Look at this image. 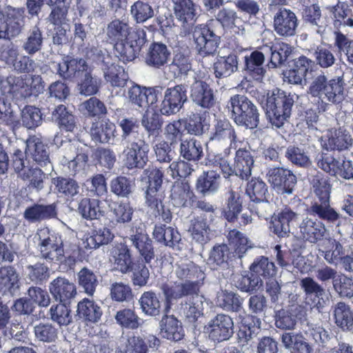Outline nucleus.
<instances>
[{"label": "nucleus", "instance_id": "54", "mask_svg": "<svg viewBox=\"0 0 353 353\" xmlns=\"http://www.w3.org/2000/svg\"><path fill=\"white\" fill-rule=\"evenodd\" d=\"M327 9L333 15L335 25L339 23L353 28V14L347 3L339 1L335 6Z\"/></svg>", "mask_w": 353, "mask_h": 353}, {"label": "nucleus", "instance_id": "6", "mask_svg": "<svg viewBox=\"0 0 353 353\" xmlns=\"http://www.w3.org/2000/svg\"><path fill=\"white\" fill-rule=\"evenodd\" d=\"M145 32L139 28L134 30L128 38L114 43L116 56L123 63L135 59L145 43Z\"/></svg>", "mask_w": 353, "mask_h": 353}, {"label": "nucleus", "instance_id": "46", "mask_svg": "<svg viewBox=\"0 0 353 353\" xmlns=\"http://www.w3.org/2000/svg\"><path fill=\"white\" fill-rule=\"evenodd\" d=\"M148 347L144 339L136 335L121 337L117 350L118 353H148Z\"/></svg>", "mask_w": 353, "mask_h": 353}, {"label": "nucleus", "instance_id": "52", "mask_svg": "<svg viewBox=\"0 0 353 353\" xmlns=\"http://www.w3.org/2000/svg\"><path fill=\"white\" fill-rule=\"evenodd\" d=\"M52 183L60 196L72 198L79 193L80 189L78 183L71 178L55 177L52 179Z\"/></svg>", "mask_w": 353, "mask_h": 353}, {"label": "nucleus", "instance_id": "19", "mask_svg": "<svg viewBox=\"0 0 353 353\" xmlns=\"http://www.w3.org/2000/svg\"><path fill=\"white\" fill-rule=\"evenodd\" d=\"M26 153L30 154L33 160L41 167H44L46 172L52 170V165L49 157L48 146L39 138L31 137L27 139Z\"/></svg>", "mask_w": 353, "mask_h": 353}, {"label": "nucleus", "instance_id": "1", "mask_svg": "<svg viewBox=\"0 0 353 353\" xmlns=\"http://www.w3.org/2000/svg\"><path fill=\"white\" fill-rule=\"evenodd\" d=\"M345 83L341 77L327 81L323 72L313 77L308 89V94L317 98L322 103L338 104L345 97Z\"/></svg>", "mask_w": 353, "mask_h": 353}, {"label": "nucleus", "instance_id": "16", "mask_svg": "<svg viewBox=\"0 0 353 353\" xmlns=\"http://www.w3.org/2000/svg\"><path fill=\"white\" fill-rule=\"evenodd\" d=\"M161 290L168 303L185 296L196 294L199 292L196 281L170 282L161 286Z\"/></svg>", "mask_w": 353, "mask_h": 353}, {"label": "nucleus", "instance_id": "42", "mask_svg": "<svg viewBox=\"0 0 353 353\" xmlns=\"http://www.w3.org/2000/svg\"><path fill=\"white\" fill-rule=\"evenodd\" d=\"M141 312L149 316L161 314V304L157 294L152 291L144 292L139 299Z\"/></svg>", "mask_w": 353, "mask_h": 353}, {"label": "nucleus", "instance_id": "53", "mask_svg": "<svg viewBox=\"0 0 353 353\" xmlns=\"http://www.w3.org/2000/svg\"><path fill=\"white\" fill-rule=\"evenodd\" d=\"M121 129V140L123 144L134 142L137 139H143V134L138 133L139 123L136 119L123 118L119 121Z\"/></svg>", "mask_w": 353, "mask_h": 353}, {"label": "nucleus", "instance_id": "3", "mask_svg": "<svg viewBox=\"0 0 353 353\" xmlns=\"http://www.w3.org/2000/svg\"><path fill=\"white\" fill-rule=\"evenodd\" d=\"M294 95L280 89H274L268 94L266 115L271 123L279 128L291 115Z\"/></svg>", "mask_w": 353, "mask_h": 353}, {"label": "nucleus", "instance_id": "20", "mask_svg": "<svg viewBox=\"0 0 353 353\" xmlns=\"http://www.w3.org/2000/svg\"><path fill=\"white\" fill-rule=\"evenodd\" d=\"M190 97L196 104L204 108H210L215 103L212 88L205 81L197 80L194 75L190 86Z\"/></svg>", "mask_w": 353, "mask_h": 353}, {"label": "nucleus", "instance_id": "31", "mask_svg": "<svg viewBox=\"0 0 353 353\" xmlns=\"http://www.w3.org/2000/svg\"><path fill=\"white\" fill-rule=\"evenodd\" d=\"M174 13L185 28L189 29L194 26L197 14L192 0H175Z\"/></svg>", "mask_w": 353, "mask_h": 353}, {"label": "nucleus", "instance_id": "32", "mask_svg": "<svg viewBox=\"0 0 353 353\" xmlns=\"http://www.w3.org/2000/svg\"><path fill=\"white\" fill-rule=\"evenodd\" d=\"M57 216L54 204H34L26 209L23 217L30 223L41 222L46 219L54 218Z\"/></svg>", "mask_w": 353, "mask_h": 353}, {"label": "nucleus", "instance_id": "9", "mask_svg": "<svg viewBox=\"0 0 353 353\" xmlns=\"http://www.w3.org/2000/svg\"><path fill=\"white\" fill-rule=\"evenodd\" d=\"M186 93L187 85L185 84H179L167 88L164 92L163 99L159 106L161 114L170 116L179 112L187 101Z\"/></svg>", "mask_w": 353, "mask_h": 353}, {"label": "nucleus", "instance_id": "29", "mask_svg": "<svg viewBox=\"0 0 353 353\" xmlns=\"http://www.w3.org/2000/svg\"><path fill=\"white\" fill-rule=\"evenodd\" d=\"M19 275L12 266L0 268V292L13 296L19 289Z\"/></svg>", "mask_w": 353, "mask_h": 353}, {"label": "nucleus", "instance_id": "49", "mask_svg": "<svg viewBox=\"0 0 353 353\" xmlns=\"http://www.w3.org/2000/svg\"><path fill=\"white\" fill-rule=\"evenodd\" d=\"M43 43V33L38 26L28 30L26 38L23 42L22 49L29 55H33L40 51Z\"/></svg>", "mask_w": 353, "mask_h": 353}, {"label": "nucleus", "instance_id": "26", "mask_svg": "<svg viewBox=\"0 0 353 353\" xmlns=\"http://www.w3.org/2000/svg\"><path fill=\"white\" fill-rule=\"evenodd\" d=\"M211 222L208 220L207 215H198L194 217L190 221L189 228L192 240L201 245L207 243L210 240Z\"/></svg>", "mask_w": 353, "mask_h": 353}, {"label": "nucleus", "instance_id": "12", "mask_svg": "<svg viewBox=\"0 0 353 353\" xmlns=\"http://www.w3.org/2000/svg\"><path fill=\"white\" fill-rule=\"evenodd\" d=\"M299 285L304 292L306 303L312 305L320 312L328 300L327 298V300L324 299L326 292L323 287L310 276L301 279Z\"/></svg>", "mask_w": 353, "mask_h": 353}, {"label": "nucleus", "instance_id": "61", "mask_svg": "<svg viewBox=\"0 0 353 353\" xmlns=\"http://www.w3.org/2000/svg\"><path fill=\"white\" fill-rule=\"evenodd\" d=\"M243 299L233 292L223 291L217 297V304L225 311L239 312L242 308Z\"/></svg>", "mask_w": 353, "mask_h": 353}, {"label": "nucleus", "instance_id": "27", "mask_svg": "<svg viewBox=\"0 0 353 353\" xmlns=\"http://www.w3.org/2000/svg\"><path fill=\"white\" fill-rule=\"evenodd\" d=\"M129 240L143 258L145 263H150L154 258L152 241L148 234L137 229L135 232L132 230V234L129 236Z\"/></svg>", "mask_w": 353, "mask_h": 353}, {"label": "nucleus", "instance_id": "41", "mask_svg": "<svg viewBox=\"0 0 353 353\" xmlns=\"http://www.w3.org/2000/svg\"><path fill=\"white\" fill-rule=\"evenodd\" d=\"M335 323L344 330L353 329V313L349 305L340 301L332 306Z\"/></svg>", "mask_w": 353, "mask_h": 353}, {"label": "nucleus", "instance_id": "64", "mask_svg": "<svg viewBox=\"0 0 353 353\" xmlns=\"http://www.w3.org/2000/svg\"><path fill=\"white\" fill-rule=\"evenodd\" d=\"M285 157L292 164L301 168H308L312 165V161L307 152L303 148L290 145L285 152Z\"/></svg>", "mask_w": 353, "mask_h": 353}, {"label": "nucleus", "instance_id": "18", "mask_svg": "<svg viewBox=\"0 0 353 353\" xmlns=\"http://www.w3.org/2000/svg\"><path fill=\"white\" fill-rule=\"evenodd\" d=\"M299 214L289 208H285L272 217L270 230L279 237L288 236L291 226L297 221Z\"/></svg>", "mask_w": 353, "mask_h": 353}, {"label": "nucleus", "instance_id": "60", "mask_svg": "<svg viewBox=\"0 0 353 353\" xmlns=\"http://www.w3.org/2000/svg\"><path fill=\"white\" fill-rule=\"evenodd\" d=\"M79 285L88 295H93L99 285L98 276L92 270L83 268L77 274Z\"/></svg>", "mask_w": 353, "mask_h": 353}, {"label": "nucleus", "instance_id": "17", "mask_svg": "<svg viewBox=\"0 0 353 353\" xmlns=\"http://www.w3.org/2000/svg\"><path fill=\"white\" fill-rule=\"evenodd\" d=\"M352 143L351 134L343 128H332L321 139V144L326 150H343L348 149Z\"/></svg>", "mask_w": 353, "mask_h": 353}, {"label": "nucleus", "instance_id": "36", "mask_svg": "<svg viewBox=\"0 0 353 353\" xmlns=\"http://www.w3.org/2000/svg\"><path fill=\"white\" fill-rule=\"evenodd\" d=\"M170 52L166 45L161 43H152L145 57V63L148 65L159 68L164 65L170 57Z\"/></svg>", "mask_w": 353, "mask_h": 353}, {"label": "nucleus", "instance_id": "15", "mask_svg": "<svg viewBox=\"0 0 353 353\" xmlns=\"http://www.w3.org/2000/svg\"><path fill=\"white\" fill-rule=\"evenodd\" d=\"M57 74L64 79L80 78L91 70L85 59L66 57L55 65Z\"/></svg>", "mask_w": 353, "mask_h": 353}, {"label": "nucleus", "instance_id": "30", "mask_svg": "<svg viewBox=\"0 0 353 353\" xmlns=\"http://www.w3.org/2000/svg\"><path fill=\"white\" fill-rule=\"evenodd\" d=\"M242 201L240 193L230 188L225 194V204L221 214L230 223H234L242 211Z\"/></svg>", "mask_w": 353, "mask_h": 353}, {"label": "nucleus", "instance_id": "48", "mask_svg": "<svg viewBox=\"0 0 353 353\" xmlns=\"http://www.w3.org/2000/svg\"><path fill=\"white\" fill-rule=\"evenodd\" d=\"M52 117L59 127L66 131L74 132L77 129L75 117L63 105H57L52 111Z\"/></svg>", "mask_w": 353, "mask_h": 353}, {"label": "nucleus", "instance_id": "47", "mask_svg": "<svg viewBox=\"0 0 353 353\" xmlns=\"http://www.w3.org/2000/svg\"><path fill=\"white\" fill-rule=\"evenodd\" d=\"M194 193L187 183L175 182L171 190L170 198L172 204L178 208L186 206Z\"/></svg>", "mask_w": 353, "mask_h": 353}, {"label": "nucleus", "instance_id": "50", "mask_svg": "<svg viewBox=\"0 0 353 353\" xmlns=\"http://www.w3.org/2000/svg\"><path fill=\"white\" fill-rule=\"evenodd\" d=\"M271 53L269 66L278 68L283 65L292 52L291 46L286 43H277L271 47H267Z\"/></svg>", "mask_w": 353, "mask_h": 353}, {"label": "nucleus", "instance_id": "59", "mask_svg": "<svg viewBox=\"0 0 353 353\" xmlns=\"http://www.w3.org/2000/svg\"><path fill=\"white\" fill-rule=\"evenodd\" d=\"M130 14L137 23H142L154 17V10L148 2L137 0L130 6Z\"/></svg>", "mask_w": 353, "mask_h": 353}, {"label": "nucleus", "instance_id": "58", "mask_svg": "<svg viewBox=\"0 0 353 353\" xmlns=\"http://www.w3.org/2000/svg\"><path fill=\"white\" fill-rule=\"evenodd\" d=\"M100 86L101 80L97 76H93L90 70L80 77L77 83V90L80 94L87 97L97 94Z\"/></svg>", "mask_w": 353, "mask_h": 353}, {"label": "nucleus", "instance_id": "63", "mask_svg": "<svg viewBox=\"0 0 353 353\" xmlns=\"http://www.w3.org/2000/svg\"><path fill=\"white\" fill-rule=\"evenodd\" d=\"M114 238V234L110 229L101 228L92 230L91 235L86 239V247L97 249L101 245H106Z\"/></svg>", "mask_w": 353, "mask_h": 353}, {"label": "nucleus", "instance_id": "11", "mask_svg": "<svg viewBox=\"0 0 353 353\" xmlns=\"http://www.w3.org/2000/svg\"><path fill=\"white\" fill-rule=\"evenodd\" d=\"M209 139L214 144L232 147L236 142V134L228 119H216L210 128Z\"/></svg>", "mask_w": 353, "mask_h": 353}, {"label": "nucleus", "instance_id": "44", "mask_svg": "<svg viewBox=\"0 0 353 353\" xmlns=\"http://www.w3.org/2000/svg\"><path fill=\"white\" fill-rule=\"evenodd\" d=\"M203 148L201 143L194 139H186L181 141L180 155L188 161H196L201 159Z\"/></svg>", "mask_w": 353, "mask_h": 353}, {"label": "nucleus", "instance_id": "14", "mask_svg": "<svg viewBox=\"0 0 353 353\" xmlns=\"http://www.w3.org/2000/svg\"><path fill=\"white\" fill-rule=\"evenodd\" d=\"M273 26L278 35L284 37H292L296 34L298 19L291 10L281 8L274 16Z\"/></svg>", "mask_w": 353, "mask_h": 353}, {"label": "nucleus", "instance_id": "24", "mask_svg": "<svg viewBox=\"0 0 353 353\" xmlns=\"http://www.w3.org/2000/svg\"><path fill=\"white\" fill-rule=\"evenodd\" d=\"M116 125L109 119H103L93 123L90 134L92 141L96 143H110L114 141Z\"/></svg>", "mask_w": 353, "mask_h": 353}, {"label": "nucleus", "instance_id": "23", "mask_svg": "<svg viewBox=\"0 0 353 353\" xmlns=\"http://www.w3.org/2000/svg\"><path fill=\"white\" fill-rule=\"evenodd\" d=\"M299 228L303 239L312 243L321 240L326 232L325 226L322 222L309 216L302 220Z\"/></svg>", "mask_w": 353, "mask_h": 353}, {"label": "nucleus", "instance_id": "40", "mask_svg": "<svg viewBox=\"0 0 353 353\" xmlns=\"http://www.w3.org/2000/svg\"><path fill=\"white\" fill-rule=\"evenodd\" d=\"M175 274L177 278L185 280V282L196 281L199 290L205 278L204 272L192 262L177 265Z\"/></svg>", "mask_w": 353, "mask_h": 353}, {"label": "nucleus", "instance_id": "43", "mask_svg": "<svg viewBox=\"0 0 353 353\" xmlns=\"http://www.w3.org/2000/svg\"><path fill=\"white\" fill-rule=\"evenodd\" d=\"M153 236L158 242L172 248L181 241V235L176 229L162 224L155 225Z\"/></svg>", "mask_w": 353, "mask_h": 353}, {"label": "nucleus", "instance_id": "35", "mask_svg": "<svg viewBox=\"0 0 353 353\" xmlns=\"http://www.w3.org/2000/svg\"><path fill=\"white\" fill-rule=\"evenodd\" d=\"M239 69L238 56L231 53L228 56L218 57L214 63V74L216 78H225Z\"/></svg>", "mask_w": 353, "mask_h": 353}, {"label": "nucleus", "instance_id": "22", "mask_svg": "<svg viewBox=\"0 0 353 353\" xmlns=\"http://www.w3.org/2000/svg\"><path fill=\"white\" fill-rule=\"evenodd\" d=\"M103 62L102 71L105 81L112 87H124L128 79L124 68L113 63L110 57H106Z\"/></svg>", "mask_w": 353, "mask_h": 353}, {"label": "nucleus", "instance_id": "34", "mask_svg": "<svg viewBox=\"0 0 353 353\" xmlns=\"http://www.w3.org/2000/svg\"><path fill=\"white\" fill-rule=\"evenodd\" d=\"M161 334L163 337L179 341L184 336L181 323L173 315H165L160 321Z\"/></svg>", "mask_w": 353, "mask_h": 353}, {"label": "nucleus", "instance_id": "38", "mask_svg": "<svg viewBox=\"0 0 353 353\" xmlns=\"http://www.w3.org/2000/svg\"><path fill=\"white\" fill-rule=\"evenodd\" d=\"M283 346L292 353H311L312 349L300 333L285 332L281 336Z\"/></svg>", "mask_w": 353, "mask_h": 353}, {"label": "nucleus", "instance_id": "51", "mask_svg": "<svg viewBox=\"0 0 353 353\" xmlns=\"http://www.w3.org/2000/svg\"><path fill=\"white\" fill-rule=\"evenodd\" d=\"M101 203L98 199L83 198L79 203L78 211L85 219H99L105 214V211L100 206Z\"/></svg>", "mask_w": 353, "mask_h": 353}, {"label": "nucleus", "instance_id": "56", "mask_svg": "<svg viewBox=\"0 0 353 353\" xmlns=\"http://www.w3.org/2000/svg\"><path fill=\"white\" fill-rule=\"evenodd\" d=\"M220 176L214 170L203 172L196 181V189L203 194L216 192L219 188Z\"/></svg>", "mask_w": 353, "mask_h": 353}, {"label": "nucleus", "instance_id": "5", "mask_svg": "<svg viewBox=\"0 0 353 353\" xmlns=\"http://www.w3.org/2000/svg\"><path fill=\"white\" fill-rule=\"evenodd\" d=\"M24 26L23 9L8 6L0 11V39L10 40L17 37Z\"/></svg>", "mask_w": 353, "mask_h": 353}, {"label": "nucleus", "instance_id": "7", "mask_svg": "<svg viewBox=\"0 0 353 353\" xmlns=\"http://www.w3.org/2000/svg\"><path fill=\"white\" fill-rule=\"evenodd\" d=\"M122 152L123 161L125 167L130 170L142 169L148 161L149 145L144 139H137L134 142L124 144Z\"/></svg>", "mask_w": 353, "mask_h": 353}, {"label": "nucleus", "instance_id": "55", "mask_svg": "<svg viewBox=\"0 0 353 353\" xmlns=\"http://www.w3.org/2000/svg\"><path fill=\"white\" fill-rule=\"evenodd\" d=\"M77 313L80 318L90 322L98 321L102 314L100 307L88 299H84L78 303Z\"/></svg>", "mask_w": 353, "mask_h": 353}, {"label": "nucleus", "instance_id": "57", "mask_svg": "<svg viewBox=\"0 0 353 353\" xmlns=\"http://www.w3.org/2000/svg\"><path fill=\"white\" fill-rule=\"evenodd\" d=\"M304 21L310 23L316 33L322 35L325 30V25L321 19L320 8L316 5L306 7L303 11Z\"/></svg>", "mask_w": 353, "mask_h": 353}, {"label": "nucleus", "instance_id": "28", "mask_svg": "<svg viewBox=\"0 0 353 353\" xmlns=\"http://www.w3.org/2000/svg\"><path fill=\"white\" fill-rule=\"evenodd\" d=\"M129 240L143 258L145 263H150L154 258L152 241L148 234L137 229L135 232L132 230V234L129 236Z\"/></svg>", "mask_w": 353, "mask_h": 353}, {"label": "nucleus", "instance_id": "4", "mask_svg": "<svg viewBox=\"0 0 353 353\" xmlns=\"http://www.w3.org/2000/svg\"><path fill=\"white\" fill-rule=\"evenodd\" d=\"M34 239L37 241V248L42 259L53 263L63 262L61 235L48 228H42L37 230Z\"/></svg>", "mask_w": 353, "mask_h": 353}, {"label": "nucleus", "instance_id": "37", "mask_svg": "<svg viewBox=\"0 0 353 353\" xmlns=\"http://www.w3.org/2000/svg\"><path fill=\"white\" fill-rule=\"evenodd\" d=\"M203 296L197 294L190 295L184 303H181L180 312L190 322L196 321L202 315Z\"/></svg>", "mask_w": 353, "mask_h": 353}, {"label": "nucleus", "instance_id": "13", "mask_svg": "<svg viewBox=\"0 0 353 353\" xmlns=\"http://www.w3.org/2000/svg\"><path fill=\"white\" fill-rule=\"evenodd\" d=\"M267 176L269 183L281 193L292 194L296 183V177L293 172L282 167L270 168Z\"/></svg>", "mask_w": 353, "mask_h": 353}, {"label": "nucleus", "instance_id": "2", "mask_svg": "<svg viewBox=\"0 0 353 353\" xmlns=\"http://www.w3.org/2000/svg\"><path fill=\"white\" fill-rule=\"evenodd\" d=\"M226 108L230 113L231 119L238 125L254 129L259 122L258 108L247 97L234 94L227 103Z\"/></svg>", "mask_w": 353, "mask_h": 353}, {"label": "nucleus", "instance_id": "21", "mask_svg": "<svg viewBox=\"0 0 353 353\" xmlns=\"http://www.w3.org/2000/svg\"><path fill=\"white\" fill-rule=\"evenodd\" d=\"M49 291L53 298L60 303H70L77 294L75 285L65 277L59 276L49 284Z\"/></svg>", "mask_w": 353, "mask_h": 353}, {"label": "nucleus", "instance_id": "8", "mask_svg": "<svg viewBox=\"0 0 353 353\" xmlns=\"http://www.w3.org/2000/svg\"><path fill=\"white\" fill-rule=\"evenodd\" d=\"M192 37L199 55L205 57L215 54L220 43V37L207 26H196L192 32Z\"/></svg>", "mask_w": 353, "mask_h": 353}, {"label": "nucleus", "instance_id": "10", "mask_svg": "<svg viewBox=\"0 0 353 353\" xmlns=\"http://www.w3.org/2000/svg\"><path fill=\"white\" fill-rule=\"evenodd\" d=\"M209 337L214 341L228 340L234 334V322L228 314H218L206 325Z\"/></svg>", "mask_w": 353, "mask_h": 353}, {"label": "nucleus", "instance_id": "62", "mask_svg": "<svg viewBox=\"0 0 353 353\" xmlns=\"http://www.w3.org/2000/svg\"><path fill=\"white\" fill-rule=\"evenodd\" d=\"M192 69L190 57L183 53L174 54L172 62L168 65V70L174 78L188 74Z\"/></svg>", "mask_w": 353, "mask_h": 353}, {"label": "nucleus", "instance_id": "25", "mask_svg": "<svg viewBox=\"0 0 353 353\" xmlns=\"http://www.w3.org/2000/svg\"><path fill=\"white\" fill-rule=\"evenodd\" d=\"M265 55L263 52L256 50L244 57L243 71L256 81H261L265 75L263 68Z\"/></svg>", "mask_w": 353, "mask_h": 353}, {"label": "nucleus", "instance_id": "45", "mask_svg": "<svg viewBox=\"0 0 353 353\" xmlns=\"http://www.w3.org/2000/svg\"><path fill=\"white\" fill-rule=\"evenodd\" d=\"M307 212L310 216H317L330 223H334L341 217V215L330 206V202H314Z\"/></svg>", "mask_w": 353, "mask_h": 353}, {"label": "nucleus", "instance_id": "39", "mask_svg": "<svg viewBox=\"0 0 353 353\" xmlns=\"http://www.w3.org/2000/svg\"><path fill=\"white\" fill-rule=\"evenodd\" d=\"M253 165L254 159L250 152L245 150L236 151L234 164L236 176L242 179H248L252 174Z\"/></svg>", "mask_w": 353, "mask_h": 353}, {"label": "nucleus", "instance_id": "33", "mask_svg": "<svg viewBox=\"0 0 353 353\" xmlns=\"http://www.w3.org/2000/svg\"><path fill=\"white\" fill-rule=\"evenodd\" d=\"M133 30L125 20L114 19L109 22L105 28L106 39L110 43H115L131 34Z\"/></svg>", "mask_w": 353, "mask_h": 353}]
</instances>
